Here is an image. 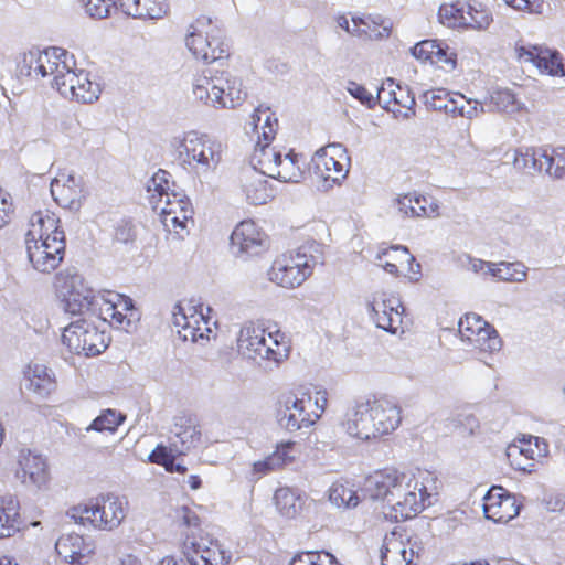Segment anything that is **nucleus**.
I'll return each instance as SVG.
<instances>
[{
    "label": "nucleus",
    "instance_id": "obj_1",
    "mask_svg": "<svg viewBox=\"0 0 565 565\" xmlns=\"http://www.w3.org/2000/svg\"><path fill=\"white\" fill-rule=\"evenodd\" d=\"M364 491L373 500L392 503L396 521L416 516L429 498L426 487L414 475L394 466L372 471L364 480Z\"/></svg>",
    "mask_w": 565,
    "mask_h": 565
},
{
    "label": "nucleus",
    "instance_id": "obj_2",
    "mask_svg": "<svg viewBox=\"0 0 565 565\" xmlns=\"http://www.w3.org/2000/svg\"><path fill=\"white\" fill-rule=\"evenodd\" d=\"M237 350L247 359L259 358L279 363L290 353V340L276 323L249 321L239 330Z\"/></svg>",
    "mask_w": 565,
    "mask_h": 565
},
{
    "label": "nucleus",
    "instance_id": "obj_3",
    "mask_svg": "<svg viewBox=\"0 0 565 565\" xmlns=\"http://www.w3.org/2000/svg\"><path fill=\"white\" fill-rule=\"evenodd\" d=\"M185 45L191 54L206 64L227 60L231 44L217 19L201 14L189 26Z\"/></svg>",
    "mask_w": 565,
    "mask_h": 565
},
{
    "label": "nucleus",
    "instance_id": "obj_4",
    "mask_svg": "<svg viewBox=\"0 0 565 565\" xmlns=\"http://www.w3.org/2000/svg\"><path fill=\"white\" fill-rule=\"evenodd\" d=\"M127 503L113 493H104L73 505L68 514L84 526L111 531L118 527L126 518Z\"/></svg>",
    "mask_w": 565,
    "mask_h": 565
},
{
    "label": "nucleus",
    "instance_id": "obj_5",
    "mask_svg": "<svg viewBox=\"0 0 565 565\" xmlns=\"http://www.w3.org/2000/svg\"><path fill=\"white\" fill-rule=\"evenodd\" d=\"M328 403L324 391H298L279 401V419L290 431L313 426L324 413Z\"/></svg>",
    "mask_w": 565,
    "mask_h": 565
},
{
    "label": "nucleus",
    "instance_id": "obj_6",
    "mask_svg": "<svg viewBox=\"0 0 565 565\" xmlns=\"http://www.w3.org/2000/svg\"><path fill=\"white\" fill-rule=\"evenodd\" d=\"M252 119L253 130L257 135L252 156L254 171L271 178L281 156L279 151L270 147L278 130V118L269 107L259 105L255 108Z\"/></svg>",
    "mask_w": 565,
    "mask_h": 565
},
{
    "label": "nucleus",
    "instance_id": "obj_7",
    "mask_svg": "<svg viewBox=\"0 0 565 565\" xmlns=\"http://www.w3.org/2000/svg\"><path fill=\"white\" fill-rule=\"evenodd\" d=\"M171 152L180 164L201 170H214L222 160V145L209 138L189 132L171 142Z\"/></svg>",
    "mask_w": 565,
    "mask_h": 565
},
{
    "label": "nucleus",
    "instance_id": "obj_8",
    "mask_svg": "<svg viewBox=\"0 0 565 565\" xmlns=\"http://www.w3.org/2000/svg\"><path fill=\"white\" fill-rule=\"evenodd\" d=\"M438 14L440 21L448 28L465 31H486L493 22L491 9L478 0L443 3Z\"/></svg>",
    "mask_w": 565,
    "mask_h": 565
},
{
    "label": "nucleus",
    "instance_id": "obj_9",
    "mask_svg": "<svg viewBox=\"0 0 565 565\" xmlns=\"http://www.w3.org/2000/svg\"><path fill=\"white\" fill-rule=\"evenodd\" d=\"M211 309L195 299L184 300L175 305L172 322L183 341L198 342L209 340L213 333Z\"/></svg>",
    "mask_w": 565,
    "mask_h": 565
},
{
    "label": "nucleus",
    "instance_id": "obj_10",
    "mask_svg": "<svg viewBox=\"0 0 565 565\" xmlns=\"http://www.w3.org/2000/svg\"><path fill=\"white\" fill-rule=\"evenodd\" d=\"M313 267V257L297 249L278 255L273 260L267 275L273 284L286 289H295L312 275Z\"/></svg>",
    "mask_w": 565,
    "mask_h": 565
},
{
    "label": "nucleus",
    "instance_id": "obj_11",
    "mask_svg": "<svg viewBox=\"0 0 565 565\" xmlns=\"http://www.w3.org/2000/svg\"><path fill=\"white\" fill-rule=\"evenodd\" d=\"M110 338L95 323L78 319L64 328L62 342L74 354L96 356L103 353L109 345Z\"/></svg>",
    "mask_w": 565,
    "mask_h": 565
},
{
    "label": "nucleus",
    "instance_id": "obj_12",
    "mask_svg": "<svg viewBox=\"0 0 565 565\" xmlns=\"http://www.w3.org/2000/svg\"><path fill=\"white\" fill-rule=\"evenodd\" d=\"M12 471L23 486L38 490L47 489L52 480L47 458L41 452L26 447L18 449Z\"/></svg>",
    "mask_w": 565,
    "mask_h": 565
},
{
    "label": "nucleus",
    "instance_id": "obj_13",
    "mask_svg": "<svg viewBox=\"0 0 565 565\" xmlns=\"http://www.w3.org/2000/svg\"><path fill=\"white\" fill-rule=\"evenodd\" d=\"M375 259L384 271L402 280L417 282L422 277V266L406 246L382 247Z\"/></svg>",
    "mask_w": 565,
    "mask_h": 565
},
{
    "label": "nucleus",
    "instance_id": "obj_14",
    "mask_svg": "<svg viewBox=\"0 0 565 565\" xmlns=\"http://www.w3.org/2000/svg\"><path fill=\"white\" fill-rule=\"evenodd\" d=\"M181 552L191 565H227L231 559L216 540L203 534H186Z\"/></svg>",
    "mask_w": 565,
    "mask_h": 565
},
{
    "label": "nucleus",
    "instance_id": "obj_15",
    "mask_svg": "<svg viewBox=\"0 0 565 565\" xmlns=\"http://www.w3.org/2000/svg\"><path fill=\"white\" fill-rule=\"evenodd\" d=\"M548 455V444L535 436L515 438L507 448L510 466L522 472H532Z\"/></svg>",
    "mask_w": 565,
    "mask_h": 565
},
{
    "label": "nucleus",
    "instance_id": "obj_16",
    "mask_svg": "<svg viewBox=\"0 0 565 565\" xmlns=\"http://www.w3.org/2000/svg\"><path fill=\"white\" fill-rule=\"evenodd\" d=\"M369 308L377 328L391 333L403 332L405 308L398 296L376 291L369 301Z\"/></svg>",
    "mask_w": 565,
    "mask_h": 565
},
{
    "label": "nucleus",
    "instance_id": "obj_17",
    "mask_svg": "<svg viewBox=\"0 0 565 565\" xmlns=\"http://www.w3.org/2000/svg\"><path fill=\"white\" fill-rule=\"evenodd\" d=\"M350 167L347 149L340 143H331L316 151L312 157V168L316 175L326 182L342 181Z\"/></svg>",
    "mask_w": 565,
    "mask_h": 565
},
{
    "label": "nucleus",
    "instance_id": "obj_18",
    "mask_svg": "<svg viewBox=\"0 0 565 565\" xmlns=\"http://www.w3.org/2000/svg\"><path fill=\"white\" fill-rule=\"evenodd\" d=\"M458 331L461 340L482 352L501 349V339L497 330L477 313H466L460 318Z\"/></svg>",
    "mask_w": 565,
    "mask_h": 565
},
{
    "label": "nucleus",
    "instance_id": "obj_19",
    "mask_svg": "<svg viewBox=\"0 0 565 565\" xmlns=\"http://www.w3.org/2000/svg\"><path fill=\"white\" fill-rule=\"evenodd\" d=\"M152 207L159 213L160 221L169 233L183 237L194 213L192 203L185 194H169L168 199Z\"/></svg>",
    "mask_w": 565,
    "mask_h": 565
},
{
    "label": "nucleus",
    "instance_id": "obj_20",
    "mask_svg": "<svg viewBox=\"0 0 565 565\" xmlns=\"http://www.w3.org/2000/svg\"><path fill=\"white\" fill-rule=\"evenodd\" d=\"M515 55L521 63H532L541 73L565 76V60L556 50L545 45H515Z\"/></svg>",
    "mask_w": 565,
    "mask_h": 565
},
{
    "label": "nucleus",
    "instance_id": "obj_21",
    "mask_svg": "<svg viewBox=\"0 0 565 565\" xmlns=\"http://www.w3.org/2000/svg\"><path fill=\"white\" fill-rule=\"evenodd\" d=\"M413 56L423 64H429L445 72H452L458 66V54L445 41L427 39L417 42L412 49Z\"/></svg>",
    "mask_w": 565,
    "mask_h": 565
},
{
    "label": "nucleus",
    "instance_id": "obj_22",
    "mask_svg": "<svg viewBox=\"0 0 565 565\" xmlns=\"http://www.w3.org/2000/svg\"><path fill=\"white\" fill-rule=\"evenodd\" d=\"M98 315L110 326L128 331L137 319L132 300L124 295L109 292L97 302Z\"/></svg>",
    "mask_w": 565,
    "mask_h": 565
},
{
    "label": "nucleus",
    "instance_id": "obj_23",
    "mask_svg": "<svg viewBox=\"0 0 565 565\" xmlns=\"http://www.w3.org/2000/svg\"><path fill=\"white\" fill-rule=\"evenodd\" d=\"M28 258L40 273H52L58 268L65 256L66 242L58 239L25 241Z\"/></svg>",
    "mask_w": 565,
    "mask_h": 565
},
{
    "label": "nucleus",
    "instance_id": "obj_24",
    "mask_svg": "<svg viewBox=\"0 0 565 565\" xmlns=\"http://www.w3.org/2000/svg\"><path fill=\"white\" fill-rule=\"evenodd\" d=\"M380 105L396 118H408L414 114L415 97L408 87L402 86L393 78H386L377 89Z\"/></svg>",
    "mask_w": 565,
    "mask_h": 565
},
{
    "label": "nucleus",
    "instance_id": "obj_25",
    "mask_svg": "<svg viewBox=\"0 0 565 565\" xmlns=\"http://www.w3.org/2000/svg\"><path fill=\"white\" fill-rule=\"evenodd\" d=\"M516 497L501 486H492L483 497V513L494 523H507L520 513Z\"/></svg>",
    "mask_w": 565,
    "mask_h": 565
},
{
    "label": "nucleus",
    "instance_id": "obj_26",
    "mask_svg": "<svg viewBox=\"0 0 565 565\" xmlns=\"http://www.w3.org/2000/svg\"><path fill=\"white\" fill-rule=\"evenodd\" d=\"M62 96L82 104H92L99 98L100 86L92 81L86 71H73L66 73L58 82V90Z\"/></svg>",
    "mask_w": 565,
    "mask_h": 565
},
{
    "label": "nucleus",
    "instance_id": "obj_27",
    "mask_svg": "<svg viewBox=\"0 0 565 565\" xmlns=\"http://www.w3.org/2000/svg\"><path fill=\"white\" fill-rule=\"evenodd\" d=\"M170 434L169 444L178 456L186 455L202 443L201 426L192 415L177 416Z\"/></svg>",
    "mask_w": 565,
    "mask_h": 565
},
{
    "label": "nucleus",
    "instance_id": "obj_28",
    "mask_svg": "<svg viewBox=\"0 0 565 565\" xmlns=\"http://www.w3.org/2000/svg\"><path fill=\"white\" fill-rule=\"evenodd\" d=\"M428 103L434 109L444 110L454 116L471 118L482 109L478 100L468 99L460 93H450L444 88H437L426 94Z\"/></svg>",
    "mask_w": 565,
    "mask_h": 565
},
{
    "label": "nucleus",
    "instance_id": "obj_29",
    "mask_svg": "<svg viewBox=\"0 0 565 565\" xmlns=\"http://www.w3.org/2000/svg\"><path fill=\"white\" fill-rule=\"evenodd\" d=\"M300 449L296 441L286 440L276 445L274 451L252 466L255 477L262 478L274 471H279L295 463L300 456Z\"/></svg>",
    "mask_w": 565,
    "mask_h": 565
},
{
    "label": "nucleus",
    "instance_id": "obj_30",
    "mask_svg": "<svg viewBox=\"0 0 565 565\" xmlns=\"http://www.w3.org/2000/svg\"><path fill=\"white\" fill-rule=\"evenodd\" d=\"M367 401L379 437L393 433L402 422L401 406L386 395H373Z\"/></svg>",
    "mask_w": 565,
    "mask_h": 565
},
{
    "label": "nucleus",
    "instance_id": "obj_31",
    "mask_svg": "<svg viewBox=\"0 0 565 565\" xmlns=\"http://www.w3.org/2000/svg\"><path fill=\"white\" fill-rule=\"evenodd\" d=\"M63 310L70 315H83L94 305V292L76 276L63 279L61 289Z\"/></svg>",
    "mask_w": 565,
    "mask_h": 565
},
{
    "label": "nucleus",
    "instance_id": "obj_32",
    "mask_svg": "<svg viewBox=\"0 0 565 565\" xmlns=\"http://www.w3.org/2000/svg\"><path fill=\"white\" fill-rule=\"evenodd\" d=\"M51 194L63 209L78 210L84 199L81 180L67 171H60L51 182Z\"/></svg>",
    "mask_w": 565,
    "mask_h": 565
},
{
    "label": "nucleus",
    "instance_id": "obj_33",
    "mask_svg": "<svg viewBox=\"0 0 565 565\" xmlns=\"http://www.w3.org/2000/svg\"><path fill=\"white\" fill-rule=\"evenodd\" d=\"M397 209L405 217L435 218L440 215L438 200L431 194L409 192L401 194L397 200Z\"/></svg>",
    "mask_w": 565,
    "mask_h": 565
},
{
    "label": "nucleus",
    "instance_id": "obj_34",
    "mask_svg": "<svg viewBox=\"0 0 565 565\" xmlns=\"http://www.w3.org/2000/svg\"><path fill=\"white\" fill-rule=\"evenodd\" d=\"M372 417V408L370 407L367 398L359 402L351 414L342 423V427L350 436L369 440L379 438L377 429Z\"/></svg>",
    "mask_w": 565,
    "mask_h": 565
},
{
    "label": "nucleus",
    "instance_id": "obj_35",
    "mask_svg": "<svg viewBox=\"0 0 565 565\" xmlns=\"http://www.w3.org/2000/svg\"><path fill=\"white\" fill-rule=\"evenodd\" d=\"M55 236L58 241H65L58 216L47 209L34 212L30 218L25 241H49L55 239Z\"/></svg>",
    "mask_w": 565,
    "mask_h": 565
},
{
    "label": "nucleus",
    "instance_id": "obj_36",
    "mask_svg": "<svg viewBox=\"0 0 565 565\" xmlns=\"http://www.w3.org/2000/svg\"><path fill=\"white\" fill-rule=\"evenodd\" d=\"M55 550L61 559L68 564H85L94 553L92 543L77 533L61 535L55 543Z\"/></svg>",
    "mask_w": 565,
    "mask_h": 565
},
{
    "label": "nucleus",
    "instance_id": "obj_37",
    "mask_svg": "<svg viewBox=\"0 0 565 565\" xmlns=\"http://www.w3.org/2000/svg\"><path fill=\"white\" fill-rule=\"evenodd\" d=\"M23 529L19 499L13 494L0 495V540L13 537Z\"/></svg>",
    "mask_w": 565,
    "mask_h": 565
},
{
    "label": "nucleus",
    "instance_id": "obj_38",
    "mask_svg": "<svg viewBox=\"0 0 565 565\" xmlns=\"http://www.w3.org/2000/svg\"><path fill=\"white\" fill-rule=\"evenodd\" d=\"M25 388L38 398H46L56 390L54 374L42 364H29L24 372Z\"/></svg>",
    "mask_w": 565,
    "mask_h": 565
},
{
    "label": "nucleus",
    "instance_id": "obj_39",
    "mask_svg": "<svg viewBox=\"0 0 565 565\" xmlns=\"http://www.w3.org/2000/svg\"><path fill=\"white\" fill-rule=\"evenodd\" d=\"M117 3L122 13L138 19L158 20L169 12L167 0H117Z\"/></svg>",
    "mask_w": 565,
    "mask_h": 565
},
{
    "label": "nucleus",
    "instance_id": "obj_40",
    "mask_svg": "<svg viewBox=\"0 0 565 565\" xmlns=\"http://www.w3.org/2000/svg\"><path fill=\"white\" fill-rule=\"evenodd\" d=\"M222 92L220 75L213 77L211 71L202 70L192 78V94L194 98L205 105L216 107Z\"/></svg>",
    "mask_w": 565,
    "mask_h": 565
},
{
    "label": "nucleus",
    "instance_id": "obj_41",
    "mask_svg": "<svg viewBox=\"0 0 565 565\" xmlns=\"http://www.w3.org/2000/svg\"><path fill=\"white\" fill-rule=\"evenodd\" d=\"M265 241L264 232L253 220L239 222L231 235V242L243 253L252 254L262 247Z\"/></svg>",
    "mask_w": 565,
    "mask_h": 565
},
{
    "label": "nucleus",
    "instance_id": "obj_42",
    "mask_svg": "<svg viewBox=\"0 0 565 565\" xmlns=\"http://www.w3.org/2000/svg\"><path fill=\"white\" fill-rule=\"evenodd\" d=\"M266 177L257 171H253L244 177L242 188L249 203L262 205L274 199V188Z\"/></svg>",
    "mask_w": 565,
    "mask_h": 565
},
{
    "label": "nucleus",
    "instance_id": "obj_43",
    "mask_svg": "<svg viewBox=\"0 0 565 565\" xmlns=\"http://www.w3.org/2000/svg\"><path fill=\"white\" fill-rule=\"evenodd\" d=\"M382 565H413L414 551L403 540L394 534L385 536L381 547Z\"/></svg>",
    "mask_w": 565,
    "mask_h": 565
},
{
    "label": "nucleus",
    "instance_id": "obj_44",
    "mask_svg": "<svg viewBox=\"0 0 565 565\" xmlns=\"http://www.w3.org/2000/svg\"><path fill=\"white\" fill-rule=\"evenodd\" d=\"M63 57H66V52L61 49L54 47L43 52L40 51V72H42V77L44 78L52 75L53 87L56 90H58V82L61 77L65 76L66 73L72 72Z\"/></svg>",
    "mask_w": 565,
    "mask_h": 565
},
{
    "label": "nucleus",
    "instance_id": "obj_45",
    "mask_svg": "<svg viewBox=\"0 0 565 565\" xmlns=\"http://www.w3.org/2000/svg\"><path fill=\"white\" fill-rule=\"evenodd\" d=\"M550 156L545 150L535 148H519L514 150L513 167L516 170L532 172H547Z\"/></svg>",
    "mask_w": 565,
    "mask_h": 565
},
{
    "label": "nucleus",
    "instance_id": "obj_46",
    "mask_svg": "<svg viewBox=\"0 0 565 565\" xmlns=\"http://www.w3.org/2000/svg\"><path fill=\"white\" fill-rule=\"evenodd\" d=\"M220 82H222V92L216 108H235L245 100L247 94L239 78L222 72Z\"/></svg>",
    "mask_w": 565,
    "mask_h": 565
},
{
    "label": "nucleus",
    "instance_id": "obj_47",
    "mask_svg": "<svg viewBox=\"0 0 565 565\" xmlns=\"http://www.w3.org/2000/svg\"><path fill=\"white\" fill-rule=\"evenodd\" d=\"M274 501L278 512L288 519L296 518L302 509L301 494L290 487L278 488Z\"/></svg>",
    "mask_w": 565,
    "mask_h": 565
},
{
    "label": "nucleus",
    "instance_id": "obj_48",
    "mask_svg": "<svg viewBox=\"0 0 565 565\" xmlns=\"http://www.w3.org/2000/svg\"><path fill=\"white\" fill-rule=\"evenodd\" d=\"M174 182L171 180V174L166 170H158L148 183L149 202L152 206L164 201L169 194H178L172 188Z\"/></svg>",
    "mask_w": 565,
    "mask_h": 565
},
{
    "label": "nucleus",
    "instance_id": "obj_49",
    "mask_svg": "<svg viewBox=\"0 0 565 565\" xmlns=\"http://www.w3.org/2000/svg\"><path fill=\"white\" fill-rule=\"evenodd\" d=\"M302 177L303 170L300 163V157L294 152H289L285 157L280 156V160L277 162L271 179L297 183Z\"/></svg>",
    "mask_w": 565,
    "mask_h": 565
},
{
    "label": "nucleus",
    "instance_id": "obj_50",
    "mask_svg": "<svg viewBox=\"0 0 565 565\" xmlns=\"http://www.w3.org/2000/svg\"><path fill=\"white\" fill-rule=\"evenodd\" d=\"M352 22L354 28L350 30V23L345 15H339L337 18L338 25L345 30L348 33H351L353 35L358 36H367L370 39L382 36L383 33L381 31L375 30V20L371 15H364V17H358L352 18Z\"/></svg>",
    "mask_w": 565,
    "mask_h": 565
},
{
    "label": "nucleus",
    "instance_id": "obj_51",
    "mask_svg": "<svg viewBox=\"0 0 565 565\" xmlns=\"http://www.w3.org/2000/svg\"><path fill=\"white\" fill-rule=\"evenodd\" d=\"M329 499L338 508H354L360 501L353 486L347 482H334L330 488Z\"/></svg>",
    "mask_w": 565,
    "mask_h": 565
},
{
    "label": "nucleus",
    "instance_id": "obj_52",
    "mask_svg": "<svg viewBox=\"0 0 565 565\" xmlns=\"http://www.w3.org/2000/svg\"><path fill=\"white\" fill-rule=\"evenodd\" d=\"M490 106L502 113H516L522 109V103L509 88H497L489 97Z\"/></svg>",
    "mask_w": 565,
    "mask_h": 565
},
{
    "label": "nucleus",
    "instance_id": "obj_53",
    "mask_svg": "<svg viewBox=\"0 0 565 565\" xmlns=\"http://www.w3.org/2000/svg\"><path fill=\"white\" fill-rule=\"evenodd\" d=\"M125 420L126 416L122 413L108 408L92 422L88 429L114 434Z\"/></svg>",
    "mask_w": 565,
    "mask_h": 565
},
{
    "label": "nucleus",
    "instance_id": "obj_54",
    "mask_svg": "<svg viewBox=\"0 0 565 565\" xmlns=\"http://www.w3.org/2000/svg\"><path fill=\"white\" fill-rule=\"evenodd\" d=\"M17 72L20 76L40 79V51H29L22 54L17 63Z\"/></svg>",
    "mask_w": 565,
    "mask_h": 565
},
{
    "label": "nucleus",
    "instance_id": "obj_55",
    "mask_svg": "<svg viewBox=\"0 0 565 565\" xmlns=\"http://www.w3.org/2000/svg\"><path fill=\"white\" fill-rule=\"evenodd\" d=\"M494 277L505 281H523L526 269L521 263H500L491 269Z\"/></svg>",
    "mask_w": 565,
    "mask_h": 565
},
{
    "label": "nucleus",
    "instance_id": "obj_56",
    "mask_svg": "<svg viewBox=\"0 0 565 565\" xmlns=\"http://www.w3.org/2000/svg\"><path fill=\"white\" fill-rule=\"evenodd\" d=\"M119 9L117 0H87L85 11L93 18L105 19L113 10Z\"/></svg>",
    "mask_w": 565,
    "mask_h": 565
},
{
    "label": "nucleus",
    "instance_id": "obj_57",
    "mask_svg": "<svg viewBox=\"0 0 565 565\" xmlns=\"http://www.w3.org/2000/svg\"><path fill=\"white\" fill-rule=\"evenodd\" d=\"M510 8L527 13V14H542L547 4L544 0H503Z\"/></svg>",
    "mask_w": 565,
    "mask_h": 565
},
{
    "label": "nucleus",
    "instance_id": "obj_58",
    "mask_svg": "<svg viewBox=\"0 0 565 565\" xmlns=\"http://www.w3.org/2000/svg\"><path fill=\"white\" fill-rule=\"evenodd\" d=\"M547 173L557 179H565V147H556L550 156Z\"/></svg>",
    "mask_w": 565,
    "mask_h": 565
},
{
    "label": "nucleus",
    "instance_id": "obj_59",
    "mask_svg": "<svg viewBox=\"0 0 565 565\" xmlns=\"http://www.w3.org/2000/svg\"><path fill=\"white\" fill-rule=\"evenodd\" d=\"M175 451L171 446L158 445L149 455V460L152 463L162 466L166 470H171L172 461L175 460Z\"/></svg>",
    "mask_w": 565,
    "mask_h": 565
},
{
    "label": "nucleus",
    "instance_id": "obj_60",
    "mask_svg": "<svg viewBox=\"0 0 565 565\" xmlns=\"http://www.w3.org/2000/svg\"><path fill=\"white\" fill-rule=\"evenodd\" d=\"M328 552L305 551L297 553L289 565H321Z\"/></svg>",
    "mask_w": 565,
    "mask_h": 565
},
{
    "label": "nucleus",
    "instance_id": "obj_61",
    "mask_svg": "<svg viewBox=\"0 0 565 565\" xmlns=\"http://www.w3.org/2000/svg\"><path fill=\"white\" fill-rule=\"evenodd\" d=\"M14 207L11 195L0 188V228L9 224Z\"/></svg>",
    "mask_w": 565,
    "mask_h": 565
},
{
    "label": "nucleus",
    "instance_id": "obj_62",
    "mask_svg": "<svg viewBox=\"0 0 565 565\" xmlns=\"http://www.w3.org/2000/svg\"><path fill=\"white\" fill-rule=\"evenodd\" d=\"M349 93L361 103L370 104L373 99L372 94L362 85L351 82L348 87Z\"/></svg>",
    "mask_w": 565,
    "mask_h": 565
},
{
    "label": "nucleus",
    "instance_id": "obj_63",
    "mask_svg": "<svg viewBox=\"0 0 565 565\" xmlns=\"http://www.w3.org/2000/svg\"><path fill=\"white\" fill-rule=\"evenodd\" d=\"M182 523L188 527H200L201 520L191 509L183 507L182 510Z\"/></svg>",
    "mask_w": 565,
    "mask_h": 565
},
{
    "label": "nucleus",
    "instance_id": "obj_64",
    "mask_svg": "<svg viewBox=\"0 0 565 565\" xmlns=\"http://www.w3.org/2000/svg\"><path fill=\"white\" fill-rule=\"evenodd\" d=\"M115 565H142V562L134 553H122L118 556Z\"/></svg>",
    "mask_w": 565,
    "mask_h": 565
}]
</instances>
